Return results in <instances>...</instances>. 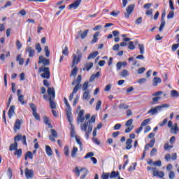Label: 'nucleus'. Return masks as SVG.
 Listing matches in <instances>:
<instances>
[{"instance_id": "nucleus-53", "label": "nucleus", "mask_w": 179, "mask_h": 179, "mask_svg": "<svg viewBox=\"0 0 179 179\" xmlns=\"http://www.w3.org/2000/svg\"><path fill=\"white\" fill-rule=\"evenodd\" d=\"M80 88V85H76L73 90V94H76V93H78V90H79V89Z\"/></svg>"}, {"instance_id": "nucleus-63", "label": "nucleus", "mask_w": 179, "mask_h": 179, "mask_svg": "<svg viewBox=\"0 0 179 179\" xmlns=\"http://www.w3.org/2000/svg\"><path fill=\"white\" fill-rule=\"evenodd\" d=\"M7 176L10 179L12 178V169H10V168H8V169Z\"/></svg>"}, {"instance_id": "nucleus-1", "label": "nucleus", "mask_w": 179, "mask_h": 179, "mask_svg": "<svg viewBox=\"0 0 179 179\" xmlns=\"http://www.w3.org/2000/svg\"><path fill=\"white\" fill-rule=\"evenodd\" d=\"M96 122V115H92L90 120L83 122L80 124V129L83 132L85 133L86 139H89V136L90 134H92V131H93V124Z\"/></svg>"}, {"instance_id": "nucleus-52", "label": "nucleus", "mask_w": 179, "mask_h": 179, "mask_svg": "<svg viewBox=\"0 0 179 179\" xmlns=\"http://www.w3.org/2000/svg\"><path fill=\"white\" fill-rule=\"evenodd\" d=\"M173 17H174V11H169V14L167 15V19H173Z\"/></svg>"}, {"instance_id": "nucleus-57", "label": "nucleus", "mask_w": 179, "mask_h": 179, "mask_svg": "<svg viewBox=\"0 0 179 179\" xmlns=\"http://www.w3.org/2000/svg\"><path fill=\"white\" fill-rule=\"evenodd\" d=\"M128 48H129V50H135V45H134V42L130 41L129 43Z\"/></svg>"}, {"instance_id": "nucleus-15", "label": "nucleus", "mask_w": 179, "mask_h": 179, "mask_svg": "<svg viewBox=\"0 0 179 179\" xmlns=\"http://www.w3.org/2000/svg\"><path fill=\"white\" fill-rule=\"evenodd\" d=\"M24 173L27 179L33 178L34 176V172L31 169H26Z\"/></svg>"}, {"instance_id": "nucleus-37", "label": "nucleus", "mask_w": 179, "mask_h": 179, "mask_svg": "<svg viewBox=\"0 0 179 179\" xmlns=\"http://www.w3.org/2000/svg\"><path fill=\"white\" fill-rule=\"evenodd\" d=\"M43 121L46 125H48L49 128H52V126L51 125V123L50 122V119H48V117H45L43 118Z\"/></svg>"}, {"instance_id": "nucleus-9", "label": "nucleus", "mask_w": 179, "mask_h": 179, "mask_svg": "<svg viewBox=\"0 0 179 179\" xmlns=\"http://www.w3.org/2000/svg\"><path fill=\"white\" fill-rule=\"evenodd\" d=\"M87 33H89V29H86L84 31H82V30H80L78 32L76 40L79 39L80 37V38H82V40H84V38H86V37L87 36Z\"/></svg>"}, {"instance_id": "nucleus-56", "label": "nucleus", "mask_w": 179, "mask_h": 179, "mask_svg": "<svg viewBox=\"0 0 179 179\" xmlns=\"http://www.w3.org/2000/svg\"><path fill=\"white\" fill-rule=\"evenodd\" d=\"M22 135H17V136H16L14 138V142L17 143V142H19V141H22Z\"/></svg>"}, {"instance_id": "nucleus-27", "label": "nucleus", "mask_w": 179, "mask_h": 179, "mask_svg": "<svg viewBox=\"0 0 179 179\" xmlns=\"http://www.w3.org/2000/svg\"><path fill=\"white\" fill-rule=\"evenodd\" d=\"M78 148L77 147H73V150L71 151V157H73V159H75V157H76V154L78 153Z\"/></svg>"}, {"instance_id": "nucleus-50", "label": "nucleus", "mask_w": 179, "mask_h": 179, "mask_svg": "<svg viewBox=\"0 0 179 179\" xmlns=\"http://www.w3.org/2000/svg\"><path fill=\"white\" fill-rule=\"evenodd\" d=\"M133 122H134V120L129 119V120H128L127 121L125 125H126V127H131Z\"/></svg>"}, {"instance_id": "nucleus-43", "label": "nucleus", "mask_w": 179, "mask_h": 179, "mask_svg": "<svg viewBox=\"0 0 179 179\" xmlns=\"http://www.w3.org/2000/svg\"><path fill=\"white\" fill-rule=\"evenodd\" d=\"M14 155L15 156H17L18 158L22 157V149H19V150H15Z\"/></svg>"}, {"instance_id": "nucleus-31", "label": "nucleus", "mask_w": 179, "mask_h": 179, "mask_svg": "<svg viewBox=\"0 0 179 179\" xmlns=\"http://www.w3.org/2000/svg\"><path fill=\"white\" fill-rule=\"evenodd\" d=\"M71 125V138H75V136H76V135H75V127L73 126V124H70Z\"/></svg>"}, {"instance_id": "nucleus-22", "label": "nucleus", "mask_w": 179, "mask_h": 179, "mask_svg": "<svg viewBox=\"0 0 179 179\" xmlns=\"http://www.w3.org/2000/svg\"><path fill=\"white\" fill-rule=\"evenodd\" d=\"M76 141L80 146V150H83V145L82 144V141H80V137L79 136H76Z\"/></svg>"}, {"instance_id": "nucleus-41", "label": "nucleus", "mask_w": 179, "mask_h": 179, "mask_svg": "<svg viewBox=\"0 0 179 179\" xmlns=\"http://www.w3.org/2000/svg\"><path fill=\"white\" fill-rule=\"evenodd\" d=\"M129 106L125 103H121L120 105H119V108L120 110H127V108H129Z\"/></svg>"}, {"instance_id": "nucleus-10", "label": "nucleus", "mask_w": 179, "mask_h": 179, "mask_svg": "<svg viewBox=\"0 0 179 179\" xmlns=\"http://www.w3.org/2000/svg\"><path fill=\"white\" fill-rule=\"evenodd\" d=\"M38 64H43L44 66H47V65H50V60L44 57V56H40Z\"/></svg>"}, {"instance_id": "nucleus-25", "label": "nucleus", "mask_w": 179, "mask_h": 179, "mask_svg": "<svg viewBox=\"0 0 179 179\" xmlns=\"http://www.w3.org/2000/svg\"><path fill=\"white\" fill-rule=\"evenodd\" d=\"M120 76L122 78H127V76H129V71L127 69H124L121 73H120Z\"/></svg>"}, {"instance_id": "nucleus-59", "label": "nucleus", "mask_w": 179, "mask_h": 179, "mask_svg": "<svg viewBox=\"0 0 179 179\" xmlns=\"http://www.w3.org/2000/svg\"><path fill=\"white\" fill-rule=\"evenodd\" d=\"M146 71V69L145 67H142L138 69L137 72L138 75H141V73H143Z\"/></svg>"}, {"instance_id": "nucleus-51", "label": "nucleus", "mask_w": 179, "mask_h": 179, "mask_svg": "<svg viewBox=\"0 0 179 179\" xmlns=\"http://www.w3.org/2000/svg\"><path fill=\"white\" fill-rule=\"evenodd\" d=\"M69 146L66 145L64 147V155L66 156H69Z\"/></svg>"}, {"instance_id": "nucleus-24", "label": "nucleus", "mask_w": 179, "mask_h": 179, "mask_svg": "<svg viewBox=\"0 0 179 179\" xmlns=\"http://www.w3.org/2000/svg\"><path fill=\"white\" fill-rule=\"evenodd\" d=\"M21 124L22 123L20 122V120L19 119H17L15 121V126H14V130L17 131V130L20 129V124Z\"/></svg>"}, {"instance_id": "nucleus-23", "label": "nucleus", "mask_w": 179, "mask_h": 179, "mask_svg": "<svg viewBox=\"0 0 179 179\" xmlns=\"http://www.w3.org/2000/svg\"><path fill=\"white\" fill-rule=\"evenodd\" d=\"M83 99L84 100H89V99H90V90H86L84 92Z\"/></svg>"}, {"instance_id": "nucleus-62", "label": "nucleus", "mask_w": 179, "mask_h": 179, "mask_svg": "<svg viewBox=\"0 0 179 179\" xmlns=\"http://www.w3.org/2000/svg\"><path fill=\"white\" fill-rule=\"evenodd\" d=\"M134 126L131 127H127V128L125 129V133L126 134H129V132H131V131H132L134 129Z\"/></svg>"}, {"instance_id": "nucleus-3", "label": "nucleus", "mask_w": 179, "mask_h": 179, "mask_svg": "<svg viewBox=\"0 0 179 179\" xmlns=\"http://www.w3.org/2000/svg\"><path fill=\"white\" fill-rule=\"evenodd\" d=\"M170 105L169 103H164L162 105L157 106L155 108H152L148 112V114H150L151 115H155L158 113L162 111L163 108H169Z\"/></svg>"}, {"instance_id": "nucleus-2", "label": "nucleus", "mask_w": 179, "mask_h": 179, "mask_svg": "<svg viewBox=\"0 0 179 179\" xmlns=\"http://www.w3.org/2000/svg\"><path fill=\"white\" fill-rule=\"evenodd\" d=\"M48 94L49 97L50 108L52 110L57 108V103L54 102V100H55V90L54 87H49L48 89Z\"/></svg>"}, {"instance_id": "nucleus-34", "label": "nucleus", "mask_w": 179, "mask_h": 179, "mask_svg": "<svg viewBox=\"0 0 179 179\" xmlns=\"http://www.w3.org/2000/svg\"><path fill=\"white\" fill-rule=\"evenodd\" d=\"M99 32H96L93 36V39L92 40V44H94V43H97V37H99Z\"/></svg>"}, {"instance_id": "nucleus-46", "label": "nucleus", "mask_w": 179, "mask_h": 179, "mask_svg": "<svg viewBox=\"0 0 179 179\" xmlns=\"http://www.w3.org/2000/svg\"><path fill=\"white\" fill-rule=\"evenodd\" d=\"M18 101H20V103H21V104H25L24 97L23 96V95L18 96Z\"/></svg>"}, {"instance_id": "nucleus-48", "label": "nucleus", "mask_w": 179, "mask_h": 179, "mask_svg": "<svg viewBox=\"0 0 179 179\" xmlns=\"http://www.w3.org/2000/svg\"><path fill=\"white\" fill-rule=\"evenodd\" d=\"M93 156H94V153L93 152H90L85 156L84 159L92 158Z\"/></svg>"}, {"instance_id": "nucleus-45", "label": "nucleus", "mask_w": 179, "mask_h": 179, "mask_svg": "<svg viewBox=\"0 0 179 179\" xmlns=\"http://www.w3.org/2000/svg\"><path fill=\"white\" fill-rule=\"evenodd\" d=\"M110 178V173H103L101 178L102 179H108Z\"/></svg>"}, {"instance_id": "nucleus-14", "label": "nucleus", "mask_w": 179, "mask_h": 179, "mask_svg": "<svg viewBox=\"0 0 179 179\" xmlns=\"http://www.w3.org/2000/svg\"><path fill=\"white\" fill-rule=\"evenodd\" d=\"M50 132L52 135L49 136V139L52 142H55V138H58V134H57V131L54 130V129H51Z\"/></svg>"}, {"instance_id": "nucleus-36", "label": "nucleus", "mask_w": 179, "mask_h": 179, "mask_svg": "<svg viewBox=\"0 0 179 179\" xmlns=\"http://www.w3.org/2000/svg\"><path fill=\"white\" fill-rule=\"evenodd\" d=\"M25 160H27V159H33V153L30 151H28L26 154H25V157H24Z\"/></svg>"}, {"instance_id": "nucleus-16", "label": "nucleus", "mask_w": 179, "mask_h": 179, "mask_svg": "<svg viewBox=\"0 0 179 179\" xmlns=\"http://www.w3.org/2000/svg\"><path fill=\"white\" fill-rule=\"evenodd\" d=\"M80 82H82V76L79 75L76 80H73L72 85H76V86H82V85H80Z\"/></svg>"}, {"instance_id": "nucleus-35", "label": "nucleus", "mask_w": 179, "mask_h": 179, "mask_svg": "<svg viewBox=\"0 0 179 179\" xmlns=\"http://www.w3.org/2000/svg\"><path fill=\"white\" fill-rule=\"evenodd\" d=\"M171 97H179V92L176 90L171 91Z\"/></svg>"}, {"instance_id": "nucleus-42", "label": "nucleus", "mask_w": 179, "mask_h": 179, "mask_svg": "<svg viewBox=\"0 0 179 179\" xmlns=\"http://www.w3.org/2000/svg\"><path fill=\"white\" fill-rule=\"evenodd\" d=\"M150 122V119H145L142 122L141 126L146 127V125H148Z\"/></svg>"}, {"instance_id": "nucleus-13", "label": "nucleus", "mask_w": 179, "mask_h": 179, "mask_svg": "<svg viewBox=\"0 0 179 179\" xmlns=\"http://www.w3.org/2000/svg\"><path fill=\"white\" fill-rule=\"evenodd\" d=\"M25 52H28L29 57L30 58H33V57H34V54H36V50H34V49H33L31 46H27Z\"/></svg>"}, {"instance_id": "nucleus-54", "label": "nucleus", "mask_w": 179, "mask_h": 179, "mask_svg": "<svg viewBox=\"0 0 179 179\" xmlns=\"http://www.w3.org/2000/svg\"><path fill=\"white\" fill-rule=\"evenodd\" d=\"M169 177L170 179H174L176 178V173H174V171H171L169 174Z\"/></svg>"}, {"instance_id": "nucleus-60", "label": "nucleus", "mask_w": 179, "mask_h": 179, "mask_svg": "<svg viewBox=\"0 0 179 179\" xmlns=\"http://www.w3.org/2000/svg\"><path fill=\"white\" fill-rule=\"evenodd\" d=\"M32 114L34 118L37 120V121H40V115H38V113H37V112H34L32 113Z\"/></svg>"}, {"instance_id": "nucleus-47", "label": "nucleus", "mask_w": 179, "mask_h": 179, "mask_svg": "<svg viewBox=\"0 0 179 179\" xmlns=\"http://www.w3.org/2000/svg\"><path fill=\"white\" fill-rule=\"evenodd\" d=\"M29 106L32 110V113L37 112V107H36V105H34V103H29Z\"/></svg>"}, {"instance_id": "nucleus-4", "label": "nucleus", "mask_w": 179, "mask_h": 179, "mask_svg": "<svg viewBox=\"0 0 179 179\" xmlns=\"http://www.w3.org/2000/svg\"><path fill=\"white\" fill-rule=\"evenodd\" d=\"M74 173L76 174L77 177H80V179L86 178V176L89 173V171L85 168H80L76 166L74 170Z\"/></svg>"}, {"instance_id": "nucleus-6", "label": "nucleus", "mask_w": 179, "mask_h": 179, "mask_svg": "<svg viewBox=\"0 0 179 179\" xmlns=\"http://www.w3.org/2000/svg\"><path fill=\"white\" fill-rule=\"evenodd\" d=\"M39 73L43 72L41 76L43 78V79H50V68L48 67H40L38 70Z\"/></svg>"}, {"instance_id": "nucleus-26", "label": "nucleus", "mask_w": 179, "mask_h": 179, "mask_svg": "<svg viewBox=\"0 0 179 179\" xmlns=\"http://www.w3.org/2000/svg\"><path fill=\"white\" fill-rule=\"evenodd\" d=\"M45 152L46 155L48 156H52V150H51V147H50V145L45 146Z\"/></svg>"}, {"instance_id": "nucleus-61", "label": "nucleus", "mask_w": 179, "mask_h": 179, "mask_svg": "<svg viewBox=\"0 0 179 179\" xmlns=\"http://www.w3.org/2000/svg\"><path fill=\"white\" fill-rule=\"evenodd\" d=\"M36 50H37L38 52H41V45L40 43H37L35 46Z\"/></svg>"}, {"instance_id": "nucleus-32", "label": "nucleus", "mask_w": 179, "mask_h": 179, "mask_svg": "<svg viewBox=\"0 0 179 179\" xmlns=\"http://www.w3.org/2000/svg\"><path fill=\"white\" fill-rule=\"evenodd\" d=\"M164 26H166V21H164V19H161V24L159 29V31H163V29H164Z\"/></svg>"}, {"instance_id": "nucleus-7", "label": "nucleus", "mask_w": 179, "mask_h": 179, "mask_svg": "<svg viewBox=\"0 0 179 179\" xmlns=\"http://www.w3.org/2000/svg\"><path fill=\"white\" fill-rule=\"evenodd\" d=\"M147 170L148 171H150V170H152L154 177H159V178H163V177H164V172L159 171V170H157L156 168L148 166Z\"/></svg>"}, {"instance_id": "nucleus-49", "label": "nucleus", "mask_w": 179, "mask_h": 179, "mask_svg": "<svg viewBox=\"0 0 179 179\" xmlns=\"http://www.w3.org/2000/svg\"><path fill=\"white\" fill-rule=\"evenodd\" d=\"M15 45H16L17 50H20V48H22V43L19 40L16 41Z\"/></svg>"}, {"instance_id": "nucleus-21", "label": "nucleus", "mask_w": 179, "mask_h": 179, "mask_svg": "<svg viewBox=\"0 0 179 179\" xmlns=\"http://www.w3.org/2000/svg\"><path fill=\"white\" fill-rule=\"evenodd\" d=\"M159 83H162V78L159 77H155L152 80L153 86H157Z\"/></svg>"}, {"instance_id": "nucleus-8", "label": "nucleus", "mask_w": 179, "mask_h": 179, "mask_svg": "<svg viewBox=\"0 0 179 179\" xmlns=\"http://www.w3.org/2000/svg\"><path fill=\"white\" fill-rule=\"evenodd\" d=\"M134 9H135V4H131L127 8V13H124L125 17L127 19L131 16V14L134 12Z\"/></svg>"}, {"instance_id": "nucleus-58", "label": "nucleus", "mask_w": 179, "mask_h": 179, "mask_svg": "<svg viewBox=\"0 0 179 179\" xmlns=\"http://www.w3.org/2000/svg\"><path fill=\"white\" fill-rule=\"evenodd\" d=\"M100 107H101V101H98L96 105V111H99Z\"/></svg>"}, {"instance_id": "nucleus-64", "label": "nucleus", "mask_w": 179, "mask_h": 179, "mask_svg": "<svg viewBox=\"0 0 179 179\" xmlns=\"http://www.w3.org/2000/svg\"><path fill=\"white\" fill-rule=\"evenodd\" d=\"M178 47H179V43L173 44L171 48L172 51H176L177 48H178Z\"/></svg>"}, {"instance_id": "nucleus-30", "label": "nucleus", "mask_w": 179, "mask_h": 179, "mask_svg": "<svg viewBox=\"0 0 179 179\" xmlns=\"http://www.w3.org/2000/svg\"><path fill=\"white\" fill-rule=\"evenodd\" d=\"M97 55H99V52L98 51L94 52L90 54V55L87 57V59H92L93 58H96Z\"/></svg>"}, {"instance_id": "nucleus-39", "label": "nucleus", "mask_w": 179, "mask_h": 179, "mask_svg": "<svg viewBox=\"0 0 179 179\" xmlns=\"http://www.w3.org/2000/svg\"><path fill=\"white\" fill-rule=\"evenodd\" d=\"M162 98L160 96H155V97L152 98V101L151 102V104H157V103H159V101Z\"/></svg>"}, {"instance_id": "nucleus-11", "label": "nucleus", "mask_w": 179, "mask_h": 179, "mask_svg": "<svg viewBox=\"0 0 179 179\" xmlns=\"http://www.w3.org/2000/svg\"><path fill=\"white\" fill-rule=\"evenodd\" d=\"M85 110L83 109L80 110L78 113V116L77 117L78 122H83L85 121Z\"/></svg>"}, {"instance_id": "nucleus-12", "label": "nucleus", "mask_w": 179, "mask_h": 179, "mask_svg": "<svg viewBox=\"0 0 179 179\" xmlns=\"http://www.w3.org/2000/svg\"><path fill=\"white\" fill-rule=\"evenodd\" d=\"M82 3V0H76L69 6V9H78Z\"/></svg>"}, {"instance_id": "nucleus-38", "label": "nucleus", "mask_w": 179, "mask_h": 179, "mask_svg": "<svg viewBox=\"0 0 179 179\" xmlns=\"http://www.w3.org/2000/svg\"><path fill=\"white\" fill-rule=\"evenodd\" d=\"M138 50L140 51V54H145V45L143 44L138 45Z\"/></svg>"}, {"instance_id": "nucleus-28", "label": "nucleus", "mask_w": 179, "mask_h": 179, "mask_svg": "<svg viewBox=\"0 0 179 179\" xmlns=\"http://www.w3.org/2000/svg\"><path fill=\"white\" fill-rule=\"evenodd\" d=\"M17 150V143L14 142V143L10 145L9 150L12 152L13 150Z\"/></svg>"}, {"instance_id": "nucleus-20", "label": "nucleus", "mask_w": 179, "mask_h": 179, "mask_svg": "<svg viewBox=\"0 0 179 179\" xmlns=\"http://www.w3.org/2000/svg\"><path fill=\"white\" fill-rule=\"evenodd\" d=\"M126 149L127 150H129L132 149V139L129 138L126 141Z\"/></svg>"}, {"instance_id": "nucleus-5", "label": "nucleus", "mask_w": 179, "mask_h": 179, "mask_svg": "<svg viewBox=\"0 0 179 179\" xmlns=\"http://www.w3.org/2000/svg\"><path fill=\"white\" fill-rule=\"evenodd\" d=\"M76 54L73 55L72 65H71L72 68H73L74 66H76V65H78V64L80 62V59H82V52L78 50Z\"/></svg>"}, {"instance_id": "nucleus-17", "label": "nucleus", "mask_w": 179, "mask_h": 179, "mask_svg": "<svg viewBox=\"0 0 179 179\" xmlns=\"http://www.w3.org/2000/svg\"><path fill=\"white\" fill-rule=\"evenodd\" d=\"M15 106H11L10 107V109L8 112V115L9 117V118H12V117H13V115H15Z\"/></svg>"}, {"instance_id": "nucleus-29", "label": "nucleus", "mask_w": 179, "mask_h": 179, "mask_svg": "<svg viewBox=\"0 0 179 179\" xmlns=\"http://www.w3.org/2000/svg\"><path fill=\"white\" fill-rule=\"evenodd\" d=\"M100 76V71H98L96 74H93L90 78V82H93L94 79L99 78Z\"/></svg>"}, {"instance_id": "nucleus-40", "label": "nucleus", "mask_w": 179, "mask_h": 179, "mask_svg": "<svg viewBox=\"0 0 179 179\" xmlns=\"http://www.w3.org/2000/svg\"><path fill=\"white\" fill-rule=\"evenodd\" d=\"M118 176H120V173L113 171L110 175V178H117V177H118Z\"/></svg>"}, {"instance_id": "nucleus-18", "label": "nucleus", "mask_w": 179, "mask_h": 179, "mask_svg": "<svg viewBox=\"0 0 179 179\" xmlns=\"http://www.w3.org/2000/svg\"><path fill=\"white\" fill-rule=\"evenodd\" d=\"M171 134H175V135H177L178 132V126L177 125V123H175L172 127H171Z\"/></svg>"}, {"instance_id": "nucleus-55", "label": "nucleus", "mask_w": 179, "mask_h": 179, "mask_svg": "<svg viewBox=\"0 0 179 179\" xmlns=\"http://www.w3.org/2000/svg\"><path fill=\"white\" fill-rule=\"evenodd\" d=\"M152 164H153V166H157L158 167H161L162 166V161L158 160V161L154 162L152 163Z\"/></svg>"}, {"instance_id": "nucleus-44", "label": "nucleus", "mask_w": 179, "mask_h": 179, "mask_svg": "<svg viewBox=\"0 0 179 179\" xmlns=\"http://www.w3.org/2000/svg\"><path fill=\"white\" fill-rule=\"evenodd\" d=\"M88 87H89V82L86 81L83 85V92H86V90H87Z\"/></svg>"}, {"instance_id": "nucleus-19", "label": "nucleus", "mask_w": 179, "mask_h": 179, "mask_svg": "<svg viewBox=\"0 0 179 179\" xmlns=\"http://www.w3.org/2000/svg\"><path fill=\"white\" fill-rule=\"evenodd\" d=\"M91 68H93V62H87L85 64V65L84 66L83 71H89V70Z\"/></svg>"}, {"instance_id": "nucleus-33", "label": "nucleus", "mask_w": 179, "mask_h": 179, "mask_svg": "<svg viewBox=\"0 0 179 179\" xmlns=\"http://www.w3.org/2000/svg\"><path fill=\"white\" fill-rule=\"evenodd\" d=\"M76 75H78V68L76 66H74L71 71V76L75 78Z\"/></svg>"}]
</instances>
